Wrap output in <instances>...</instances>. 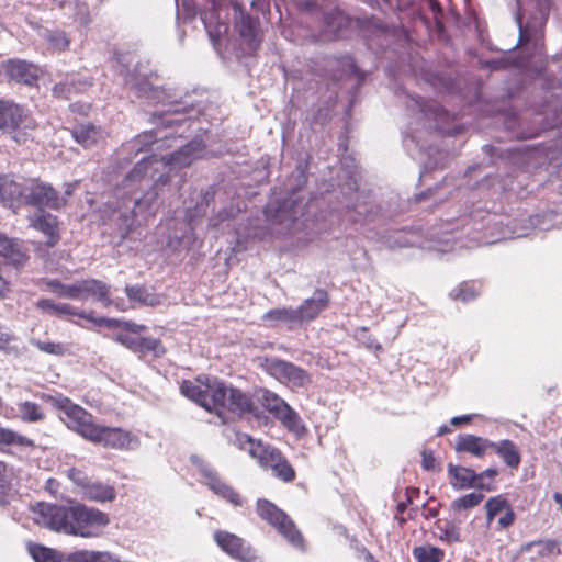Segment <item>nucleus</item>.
Returning a JSON list of instances; mask_svg holds the SVG:
<instances>
[{"label": "nucleus", "mask_w": 562, "mask_h": 562, "mask_svg": "<svg viewBox=\"0 0 562 562\" xmlns=\"http://www.w3.org/2000/svg\"><path fill=\"white\" fill-rule=\"evenodd\" d=\"M202 150L201 142L192 140L169 156L158 159L153 155L137 162L115 190L117 202L110 218L117 224L122 237L130 233L134 217L150 211L160 192L170 186V173L188 167L201 157Z\"/></svg>", "instance_id": "1"}, {"label": "nucleus", "mask_w": 562, "mask_h": 562, "mask_svg": "<svg viewBox=\"0 0 562 562\" xmlns=\"http://www.w3.org/2000/svg\"><path fill=\"white\" fill-rule=\"evenodd\" d=\"M31 519L52 531L81 538H98L110 524L108 514L82 504L38 503L31 507Z\"/></svg>", "instance_id": "2"}, {"label": "nucleus", "mask_w": 562, "mask_h": 562, "mask_svg": "<svg viewBox=\"0 0 562 562\" xmlns=\"http://www.w3.org/2000/svg\"><path fill=\"white\" fill-rule=\"evenodd\" d=\"M181 393L209 412H215L218 416L224 411L241 415L251 409V400L237 389L227 386L217 379H201L183 381Z\"/></svg>", "instance_id": "3"}, {"label": "nucleus", "mask_w": 562, "mask_h": 562, "mask_svg": "<svg viewBox=\"0 0 562 562\" xmlns=\"http://www.w3.org/2000/svg\"><path fill=\"white\" fill-rule=\"evenodd\" d=\"M237 443L240 449L247 450L249 454L258 460L263 468H270L273 474L284 482H291L295 477V472L282 453L262 441H255L246 434L237 435Z\"/></svg>", "instance_id": "4"}, {"label": "nucleus", "mask_w": 562, "mask_h": 562, "mask_svg": "<svg viewBox=\"0 0 562 562\" xmlns=\"http://www.w3.org/2000/svg\"><path fill=\"white\" fill-rule=\"evenodd\" d=\"M36 127L37 122L29 111L12 101L0 100V131L23 143Z\"/></svg>", "instance_id": "5"}, {"label": "nucleus", "mask_w": 562, "mask_h": 562, "mask_svg": "<svg viewBox=\"0 0 562 562\" xmlns=\"http://www.w3.org/2000/svg\"><path fill=\"white\" fill-rule=\"evenodd\" d=\"M257 513L261 519L273 527L291 546L304 549V540L292 519L274 504L267 499H258Z\"/></svg>", "instance_id": "6"}, {"label": "nucleus", "mask_w": 562, "mask_h": 562, "mask_svg": "<svg viewBox=\"0 0 562 562\" xmlns=\"http://www.w3.org/2000/svg\"><path fill=\"white\" fill-rule=\"evenodd\" d=\"M54 406L63 412L65 415L63 420L69 429L89 441L93 438L99 425L94 422L92 414L64 396L54 398Z\"/></svg>", "instance_id": "7"}, {"label": "nucleus", "mask_w": 562, "mask_h": 562, "mask_svg": "<svg viewBox=\"0 0 562 562\" xmlns=\"http://www.w3.org/2000/svg\"><path fill=\"white\" fill-rule=\"evenodd\" d=\"M260 368L279 382L292 387H304L310 375L300 367L278 358H259Z\"/></svg>", "instance_id": "8"}, {"label": "nucleus", "mask_w": 562, "mask_h": 562, "mask_svg": "<svg viewBox=\"0 0 562 562\" xmlns=\"http://www.w3.org/2000/svg\"><path fill=\"white\" fill-rule=\"evenodd\" d=\"M67 476L78 488V494L90 502L106 503L116 498V491L112 485L90 480L81 470L70 468Z\"/></svg>", "instance_id": "9"}, {"label": "nucleus", "mask_w": 562, "mask_h": 562, "mask_svg": "<svg viewBox=\"0 0 562 562\" xmlns=\"http://www.w3.org/2000/svg\"><path fill=\"white\" fill-rule=\"evenodd\" d=\"M191 463L196 468L202 476V483L205 484L214 494L233 504L241 506L243 499L240 495L228 484H226L213 467L201 459L199 456L190 457Z\"/></svg>", "instance_id": "10"}, {"label": "nucleus", "mask_w": 562, "mask_h": 562, "mask_svg": "<svg viewBox=\"0 0 562 562\" xmlns=\"http://www.w3.org/2000/svg\"><path fill=\"white\" fill-rule=\"evenodd\" d=\"M23 203L33 205L42 210L47 207L50 210H59L66 204V199L60 196L59 193L46 182L40 179H27Z\"/></svg>", "instance_id": "11"}, {"label": "nucleus", "mask_w": 562, "mask_h": 562, "mask_svg": "<svg viewBox=\"0 0 562 562\" xmlns=\"http://www.w3.org/2000/svg\"><path fill=\"white\" fill-rule=\"evenodd\" d=\"M260 401L263 407L278 418L290 431L299 436L305 432V427L299 414L276 393L265 390L262 391Z\"/></svg>", "instance_id": "12"}, {"label": "nucleus", "mask_w": 562, "mask_h": 562, "mask_svg": "<svg viewBox=\"0 0 562 562\" xmlns=\"http://www.w3.org/2000/svg\"><path fill=\"white\" fill-rule=\"evenodd\" d=\"M157 81V76L143 71L140 65L136 66L133 72H127L125 76V83L139 98H145L151 103L165 102L169 98Z\"/></svg>", "instance_id": "13"}, {"label": "nucleus", "mask_w": 562, "mask_h": 562, "mask_svg": "<svg viewBox=\"0 0 562 562\" xmlns=\"http://www.w3.org/2000/svg\"><path fill=\"white\" fill-rule=\"evenodd\" d=\"M90 441L101 445L104 448L115 450L135 449L139 445L138 437L132 432L119 427H105L101 425H99L98 430Z\"/></svg>", "instance_id": "14"}, {"label": "nucleus", "mask_w": 562, "mask_h": 562, "mask_svg": "<svg viewBox=\"0 0 562 562\" xmlns=\"http://www.w3.org/2000/svg\"><path fill=\"white\" fill-rule=\"evenodd\" d=\"M214 540L217 546L229 557L241 562H256V551L238 536L217 530L214 532Z\"/></svg>", "instance_id": "15"}, {"label": "nucleus", "mask_w": 562, "mask_h": 562, "mask_svg": "<svg viewBox=\"0 0 562 562\" xmlns=\"http://www.w3.org/2000/svg\"><path fill=\"white\" fill-rule=\"evenodd\" d=\"M36 306L55 316H63V315H71V316H78L80 318L87 319L92 322L97 326H112L114 324H117L119 322L115 318H105V317H93L91 314L85 312V311H78L74 306L67 303L56 304L49 299H40L36 302Z\"/></svg>", "instance_id": "16"}, {"label": "nucleus", "mask_w": 562, "mask_h": 562, "mask_svg": "<svg viewBox=\"0 0 562 562\" xmlns=\"http://www.w3.org/2000/svg\"><path fill=\"white\" fill-rule=\"evenodd\" d=\"M2 69L11 80L26 86H33L42 72L38 66L24 59H9Z\"/></svg>", "instance_id": "17"}, {"label": "nucleus", "mask_w": 562, "mask_h": 562, "mask_svg": "<svg viewBox=\"0 0 562 562\" xmlns=\"http://www.w3.org/2000/svg\"><path fill=\"white\" fill-rule=\"evenodd\" d=\"M328 304V293L322 289L315 290L311 297L296 307L300 325L314 321Z\"/></svg>", "instance_id": "18"}, {"label": "nucleus", "mask_w": 562, "mask_h": 562, "mask_svg": "<svg viewBox=\"0 0 562 562\" xmlns=\"http://www.w3.org/2000/svg\"><path fill=\"white\" fill-rule=\"evenodd\" d=\"M448 473L454 488H479L488 492L494 490V486L491 484L477 482L476 472L472 469L449 464Z\"/></svg>", "instance_id": "19"}, {"label": "nucleus", "mask_w": 562, "mask_h": 562, "mask_svg": "<svg viewBox=\"0 0 562 562\" xmlns=\"http://www.w3.org/2000/svg\"><path fill=\"white\" fill-rule=\"evenodd\" d=\"M297 209L296 200L291 196L282 204L274 205L273 202H270L267 205L266 213L267 216L272 217L273 221L290 227L291 224L297 220L299 215H302V211Z\"/></svg>", "instance_id": "20"}, {"label": "nucleus", "mask_w": 562, "mask_h": 562, "mask_svg": "<svg viewBox=\"0 0 562 562\" xmlns=\"http://www.w3.org/2000/svg\"><path fill=\"white\" fill-rule=\"evenodd\" d=\"M27 179L24 177L4 176L0 177V200L10 204L23 203Z\"/></svg>", "instance_id": "21"}, {"label": "nucleus", "mask_w": 562, "mask_h": 562, "mask_svg": "<svg viewBox=\"0 0 562 562\" xmlns=\"http://www.w3.org/2000/svg\"><path fill=\"white\" fill-rule=\"evenodd\" d=\"M0 258L3 265L19 267L26 262L27 255L18 240L0 233Z\"/></svg>", "instance_id": "22"}, {"label": "nucleus", "mask_w": 562, "mask_h": 562, "mask_svg": "<svg viewBox=\"0 0 562 562\" xmlns=\"http://www.w3.org/2000/svg\"><path fill=\"white\" fill-rule=\"evenodd\" d=\"M116 321L119 323L111 327L120 328L121 330L114 334L113 339L136 353L140 339L137 334L144 330L145 326L133 322Z\"/></svg>", "instance_id": "23"}, {"label": "nucleus", "mask_w": 562, "mask_h": 562, "mask_svg": "<svg viewBox=\"0 0 562 562\" xmlns=\"http://www.w3.org/2000/svg\"><path fill=\"white\" fill-rule=\"evenodd\" d=\"M175 138L173 135L162 134V132L157 131L155 134L151 132H145L138 135L133 142H131L127 146L130 150H135L136 153L142 151H156L165 147L168 139Z\"/></svg>", "instance_id": "24"}, {"label": "nucleus", "mask_w": 562, "mask_h": 562, "mask_svg": "<svg viewBox=\"0 0 562 562\" xmlns=\"http://www.w3.org/2000/svg\"><path fill=\"white\" fill-rule=\"evenodd\" d=\"M80 286V301H86L89 297L100 301L104 306L113 304L109 297L110 286L104 282L97 279H87L79 281Z\"/></svg>", "instance_id": "25"}, {"label": "nucleus", "mask_w": 562, "mask_h": 562, "mask_svg": "<svg viewBox=\"0 0 562 562\" xmlns=\"http://www.w3.org/2000/svg\"><path fill=\"white\" fill-rule=\"evenodd\" d=\"M30 224L32 227L47 236L48 246H54L57 243L58 236L56 216L46 213L43 210H38L32 216H30Z\"/></svg>", "instance_id": "26"}, {"label": "nucleus", "mask_w": 562, "mask_h": 562, "mask_svg": "<svg viewBox=\"0 0 562 562\" xmlns=\"http://www.w3.org/2000/svg\"><path fill=\"white\" fill-rule=\"evenodd\" d=\"M71 135L74 139L85 148L97 145L104 138L103 131L90 123L76 125L71 130Z\"/></svg>", "instance_id": "27"}, {"label": "nucleus", "mask_w": 562, "mask_h": 562, "mask_svg": "<svg viewBox=\"0 0 562 562\" xmlns=\"http://www.w3.org/2000/svg\"><path fill=\"white\" fill-rule=\"evenodd\" d=\"M494 446L495 442L482 437L474 435H461L458 438L456 449L457 451L469 452L475 457H483L486 450Z\"/></svg>", "instance_id": "28"}, {"label": "nucleus", "mask_w": 562, "mask_h": 562, "mask_svg": "<svg viewBox=\"0 0 562 562\" xmlns=\"http://www.w3.org/2000/svg\"><path fill=\"white\" fill-rule=\"evenodd\" d=\"M348 23V18L339 10H333L326 13L324 16L325 36L329 38L338 36Z\"/></svg>", "instance_id": "29"}, {"label": "nucleus", "mask_w": 562, "mask_h": 562, "mask_svg": "<svg viewBox=\"0 0 562 562\" xmlns=\"http://www.w3.org/2000/svg\"><path fill=\"white\" fill-rule=\"evenodd\" d=\"M263 319L267 322L284 323L289 328L300 326L297 311L291 307L270 310L263 315Z\"/></svg>", "instance_id": "30"}, {"label": "nucleus", "mask_w": 562, "mask_h": 562, "mask_svg": "<svg viewBox=\"0 0 562 562\" xmlns=\"http://www.w3.org/2000/svg\"><path fill=\"white\" fill-rule=\"evenodd\" d=\"M239 34L248 44L249 50H255L259 45V37L256 23L249 16H241L238 22Z\"/></svg>", "instance_id": "31"}, {"label": "nucleus", "mask_w": 562, "mask_h": 562, "mask_svg": "<svg viewBox=\"0 0 562 562\" xmlns=\"http://www.w3.org/2000/svg\"><path fill=\"white\" fill-rule=\"evenodd\" d=\"M18 417L25 423H37L44 419L45 414L42 407L30 401L20 402L16 404Z\"/></svg>", "instance_id": "32"}, {"label": "nucleus", "mask_w": 562, "mask_h": 562, "mask_svg": "<svg viewBox=\"0 0 562 562\" xmlns=\"http://www.w3.org/2000/svg\"><path fill=\"white\" fill-rule=\"evenodd\" d=\"M492 448L496 450L498 456L508 467L517 468L520 463V456L516 449V446L512 441L502 440L498 443H495V446Z\"/></svg>", "instance_id": "33"}, {"label": "nucleus", "mask_w": 562, "mask_h": 562, "mask_svg": "<svg viewBox=\"0 0 562 562\" xmlns=\"http://www.w3.org/2000/svg\"><path fill=\"white\" fill-rule=\"evenodd\" d=\"M165 352L166 349L159 339L153 337H140L139 347L137 348L136 351L139 358H144L147 355H151L155 358H159L164 356Z\"/></svg>", "instance_id": "34"}, {"label": "nucleus", "mask_w": 562, "mask_h": 562, "mask_svg": "<svg viewBox=\"0 0 562 562\" xmlns=\"http://www.w3.org/2000/svg\"><path fill=\"white\" fill-rule=\"evenodd\" d=\"M78 83L79 86H77L75 77L67 78L54 86L53 93L55 97L68 99L72 92L81 91L85 87L91 85L87 79L82 82L78 81Z\"/></svg>", "instance_id": "35"}, {"label": "nucleus", "mask_w": 562, "mask_h": 562, "mask_svg": "<svg viewBox=\"0 0 562 562\" xmlns=\"http://www.w3.org/2000/svg\"><path fill=\"white\" fill-rule=\"evenodd\" d=\"M33 447L34 442L30 438L22 436L11 429L2 427L0 434V449L5 446Z\"/></svg>", "instance_id": "36"}, {"label": "nucleus", "mask_w": 562, "mask_h": 562, "mask_svg": "<svg viewBox=\"0 0 562 562\" xmlns=\"http://www.w3.org/2000/svg\"><path fill=\"white\" fill-rule=\"evenodd\" d=\"M417 562H440L443 559V551L436 547H417L413 550Z\"/></svg>", "instance_id": "37"}, {"label": "nucleus", "mask_w": 562, "mask_h": 562, "mask_svg": "<svg viewBox=\"0 0 562 562\" xmlns=\"http://www.w3.org/2000/svg\"><path fill=\"white\" fill-rule=\"evenodd\" d=\"M125 293L127 297L133 301L144 305H154V297L147 292L144 286L139 285H127L125 288Z\"/></svg>", "instance_id": "38"}, {"label": "nucleus", "mask_w": 562, "mask_h": 562, "mask_svg": "<svg viewBox=\"0 0 562 562\" xmlns=\"http://www.w3.org/2000/svg\"><path fill=\"white\" fill-rule=\"evenodd\" d=\"M484 498L482 493H469L463 495L451 503V507L454 510L470 509L477 506Z\"/></svg>", "instance_id": "39"}, {"label": "nucleus", "mask_w": 562, "mask_h": 562, "mask_svg": "<svg viewBox=\"0 0 562 562\" xmlns=\"http://www.w3.org/2000/svg\"><path fill=\"white\" fill-rule=\"evenodd\" d=\"M31 344L36 347L42 352L54 355V356H64L67 351L66 347L60 342L54 341H43L40 339H32Z\"/></svg>", "instance_id": "40"}, {"label": "nucleus", "mask_w": 562, "mask_h": 562, "mask_svg": "<svg viewBox=\"0 0 562 562\" xmlns=\"http://www.w3.org/2000/svg\"><path fill=\"white\" fill-rule=\"evenodd\" d=\"M438 530L440 532L439 539L441 541L454 543L461 540L459 528L451 521H446L443 525H439Z\"/></svg>", "instance_id": "41"}, {"label": "nucleus", "mask_w": 562, "mask_h": 562, "mask_svg": "<svg viewBox=\"0 0 562 562\" xmlns=\"http://www.w3.org/2000/svg\"><path fill=\"white\" fill-rule=\"evenodd\" d=\"M199 198L201 201L198 203L194 212L188 207V217L190 222H193L195 217L203 216L206 212V207L210 201L213 199V193L211 191H205L204 193H199Z\"/></svg>", "instance_id": "42"}, {"label": "nucleus", "mask_w": 562, "mask_h": 562, "mask_svg": "<svg viewBox=\"0 0 562 562\" xmlns=\"http://www.w3.org/2000/svg\"><path fill=\"white\" fill-rule=\"evenodd\" d=\"M477 292L472 284L463 283L459 288L451 291L450 295L454 300L462 302L470 301L476 296Z\"/></svg>", "instance_id": "43"}, {"label": "nucleus", "mask_w": 562, "mask_h": 562, "mask_svg": "<svg viewBox=\"0 0 562 562\" xmlns=\"http://www.w3.org/2000/svg\"><path fill=\"white\" fill-rule=\"evenodd\" d=\"M47 41L56 49H65L69 45V40L64 32L54 31L46 35Z\"/></svg>", "instance_id": "44"}, {"label": "nucleus", "mask_w": 562, "mask_h": 562, "mask_svg": "<svg viewBox=\"0 0 562 562\" xmlns=\"http://www.w3.org/2000/svg\"><path fill=\"white\" fill-rule=\"evenodd\" d=\"M509 506L508 502L502 495H497L488 498L485 504V509H490L494 515H498L505 512Z\"/></svg>", "instance_id": "45"}, {"label": "nucleus", "mask_w": 562, "mask_h": 562, "mask_svg": "<svg viewBox=\"0 0 562 562\" xmlns=\"http://www.w3.org/2000/svg\"><path fill=\"white\" fill-rule=\"evenodd\" d=\"M60 297L79 300L80 301V286L79 281L71 284L61 285Z\"/></svg>", "instance_id": "46"}, {"label": "nucleus", "mask_w": 562, "mask_h": 562, "mask_svg": "<svg viewBox=\"0 0 562 562\" xmlns=\"http://www.w3.org/2000/svg\"><path fill=\"white\" fill-rule=\"evenodd\" d=\"M518 25H519V41H518L519 44H525V43L532 41L533 38L535 40L537 38V32L530 25H527L525 27L522 26L520 15L518 18Z\"/></svg>", "instance_id": "47"}, {"label": "nucleus", "mask_w": 562, "mask_h": 562, "mask_svg": "<svg viewBox=\"0 0 562 562\" xmlns=\"http://www.w3.org/2000/svg\"><path fill=\"white\" fill-rule=\"evenodd\" d=\"M205 29L209 33V36L213 43L220 40L221 35L227 31V26L225 23H218L215 29L211 27L210 22L205 19L204 20Z\"/></svg>", "instance_id": "48"}, {"label": "nucleus", "mask_w": 562, "mask_h": 562, "mask_svg": "<svg viewBox=\"0 0 562 562\" xmlns=\"http://www.w3.org/2000/svg\"><path fill=\"white\" fill-rule=\"evenodd\" d=\"M43 290L52 292L60 297V291L63 283L57 279H42L40 281Z\"/></svg>", "instance_id": "49"}, {"label": "nucleus", "mask_w": 562, "mask_h": 562, "mask_svg": "<svg viewBox=\"0 0 562 562\" xmlns=\"http://www.w3.org/2000/svg\"><path fill=\"white\" fill-rule=\"evenodd\" d=\"M515 521V513L513 512L512 507L509 506L506 508L505 514L499 517L498 525L501 528H508L512 526Z\"/></svg>", "instance_id": "50"}, {"label": "nucleus", "mask_w": 562, "mask_h": 562, "mask_svg": "<svg viewBox=\"0 0 562 562\" xmlns=\"http://www.w3.org/2000/svg\"><path fill=\"white\" fill-rule=\"evenodd\" d=\"M9 474L7 465L3 462H0V493L5 494V491L9 488Z\"/></svg>", "instance_id": "51"}, {"label": "nucleus", "mask_w": 562, "mask_h": 562, "mask_svg": "<svg viewBox=\"0 0 562 562\" xmlns=\"http://www.w3.org/2000/svg\"><path fill=\"white\" fill-rule=\"evenodd\" d=\"M527 0H517V3L519 7H521ZM532 4L537 8L539 11L541 18H543L544 13L548 10V2L547 0H530Z\"/></svg>", "instance_id": "52"}, {"label": "nucleus", "mask_w": 562, "mask_h": 562, "mask_svg": "<svg viewBox=\"0 0 562 562\" xmlns=\"http://www.w3.org/2000/svg\"><path fill=\"white\" fill-rule=\"evenodd\" d=\"M422 464L425 470H434L436 468V459L430 452L424 451Z\"/></svg>", "instance_id": "53"}, {"label": "nucleus", "mask_w": 562, "mask_h": 562, "mask_svg": "<svg viewBox=\"0 0 562 562\" xmlns=\"http://www.w3.org/2000/svg\"><path fill=\"white\" fill-rule=\"evenodd\" d=\"M12 336L0 325V349H5Z\"/></svg>", "instance_id": "54"}, {"label": "nucleus", "mask_w": 562, "mask_h": 562, "mask_svg": "<svg viewBox=\"0 0 562 562\" xmlns=\"http://www.w3.org/2000/svg\"><path fill=\"white\" fill-rule=\"evenodd\" d=\"M497 475V470L494 468L486 469L481 473H476L477 482H484V477L494 479Z\"/></svg>", "instance_id": "55"}, {"label": "nucleus", "mask_w": 562, "mask_h": 562, "mask_svg": "<svg viewBox=\"0 0 562 562\" xmlns=\"http://www.w3.org/2000/svg\"><path fill=\"white\" fill-rule=\"evenodd\" d=\"M363 345L369 349H374L375 351H381L382 347L379 342L375 341L374 338L368 336L364 340H362Z\"/></svg>", "instance_id": "56"}, {"label": "nucleus", "mask_w": 562, "mask_h": 562, "mask_svg": "<svg viewBox=\"0 0 562 562\" xmlns=\"http://www.w3.org/2000/svg\"><path fill=\"white\" fill-rule=\"evenodd\" d=\"M471 419H472L471 415H463V416L452 417L450 423H451V425L458 427L462 424L469 423Z\"/></svg>", "instance_id": "57"}, {"label": "nucleus", "mask_w": 562, "mask_h": 562, "mask_svg": "<svg viewBox=\"0 0 562 562\" xmlns=\"http://www.w3.org/2000/svg\"><path fill=\"white\" fill-rule=\"evenodd\" d=\"M60 9L71 10L76 3V0H53Z\"/></svg>", "instance_id": "58"}, {"label": "nucleus", "mask_w": 562, "mask_h": 562, "mask_svg": "<svg viewBox=\"0 0 562 562\" xmlns=\"http://www.w3.org/2000/svg\"><path fill=\"white\" fill-rule=\"evenodd\" d=\"M361 553L366 562H378L374 560L373 555L367 549H362Z\"/></svg>", "instance_id": "59"}, {"label": "nucleus", "mask_w": 562, "mask_h": 562, "mask_svg": "<svg viewBox=\"0 0 562 562\" xmlns=\"http://www.w3.org/2000/svg\"><path fill=\"white\" fill-rule=\"evenodd\" d=\"M553 499H554V502L559 505V507H560V509H561V512H562V494H561V493H559V492H555V493L553 494Z\"/></svg>", "instance_id": "60"}, {"label": "nucleus", "mask_w": 562, "mask_h": 562, "mask_svg": "<svg viewBox=\"0 0 562 562\" xmlns=\"http://www.w3.org/2000/svg\"><path fill=\"white\" fill-rule=\"evenodd\" d=\"M5 286H7V282L5 280L0 276V295L3 294L4 290H5Z\"/></svg>", "instance_id": "61"}, {"label": "nucleus", "mask_w": 562, "mask_h": 562, "mask_svg": "<svg viewBox=\"0 0 562 562\" xmlns=\"http://www.w3.org/2000/svg\"><path fill=\"white\" fill-rule=\"evenodd\" d=\"M496 515H494L490 509H486V520L488 524L493 521Z\"/></svg>", "instance_id": "62"}, {"label": "nucleus", "mask_w": 562, "mask_h": 562, "mask_svg": "<svg viewBox=\"0 0 562 562\" xmlns=\"http://www.w3.org/2000/svg\"><path fill=\"white\" fill-rule=\"evenodd\" d=\"M346 207H347L348 210H349V209H357V207H359V205H358L357 203H353V201H351V202H348V203L346 204Z\"/></svg>", "instance_id": "63"}, {"label": "nucleus", "mask_w": 562, "mask_h": 562, "mask_svg": "<svg viewBox=\"0 0 562 562\" xmlns=\"http://www.w3.org/2000/svg\"><path fill=\"white\" fill-rule=\"evenodd\" d=\"M448 431H449V428H448L447 426H442V427H440V429H439V432H438V434H439V435H443V434H446V432H448Z\"/></svg>", "instance_id": "64"}]
</instances>
